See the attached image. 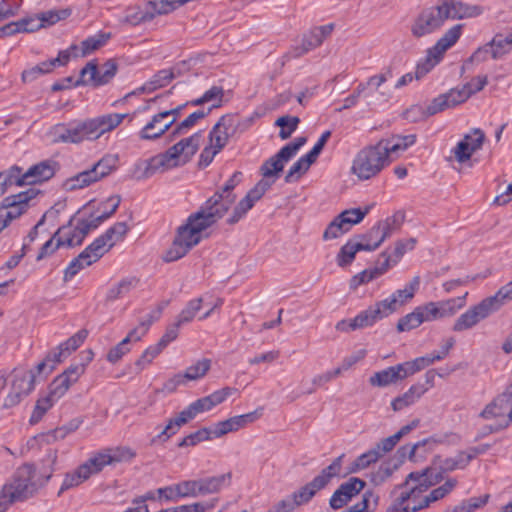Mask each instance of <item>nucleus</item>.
Listing matches in <instances>:
<instances>
[{
  "label": "nucleus",
  "mask_w": 512,
  "mask_h": 512,
  "mask_svg": "<svg viewBox=\"0 0 512 512\" xmlns=\"http://www.w3.org/2000/svg\"><path fill=\"white\" fill-rule=\"evenodd\" d=\"M488 44L491 50V57L495 60L509 53L512 47L507 38L502 34H496Z\"/></svg>",
  "instance_id": "54"
},
{
  "label": "nucleus",
  "mask_w": 512,
  "mask_h": 512,
  "mask_svg": "<svg viewBox=\"0 0 512 512\" xmlns=\"http://www.w3.org/2000/svg\"><path fill=\"white\" fill-rule=\"evenodd\" d=\"M10 376V392L4 399V409L17 406L35 388L36 375L34 370L16 367L12 370Z\"/></svg>",
  "instance_id": "7"
},
{
  "label": "nucleus",
  "mask_w": 512,
  "mask_h": 512,
  "mask_svg": "<svg viewBox=\"0 0 512 512\" xmlns=\"http://www.w3.org/2000/svg\"><path fill=\"white\" fill-rule=\"evenodd\" d=\"M322 43L323 42L312 29L309 33L303 36L301 45L294 48V56L300 57L307 52L319 47Z\"/></svg>",
  "instance_id": "60"
},
{
  "label": "nucleus",
  "mask_w": 512,
  "mask_h": 512,
  "mask_svg": "<svg viewBox=\"0 0 512 512\" xmlns=\"http://www.w3.org/2000/svg\"><path fill=\"white\" fill-rule=\"evenodd\" d=\"M72 384L66 376L60 374L51 382L48 394L57 401L64 396Z\"/></svg>",
  "instance_id": "64"
},
{
  "label": "nucleus",
  "mask_w": 512,
  "mask_h": 512,
  "mask_svg": "<svg viewBox=\"0 0 512 512\" xmlns=\"http://www.w3.org/2000/svg\"><path fill=\"white\" fill-rule=\"evenodd\" d=\"M209 227L200 214L192 213L186 223L178 227L173 243L163 257L164 261L173 262L184 257L201 241V233Z\"/></svg>",
  "instance_id": "3"
},
{
  "label": "nucleus",
  "mask_w": 512,
  "mask_h": 512,
  "mask_svg": "<svg viewBox=\"0 0 512 512\" xmlns=\"http://www.w3.org/2000/svg\"><path fill=\"white\" fill-rule=\"evenodd\" d=\"M366 487V482L358 477H351L342 483L332 494L329 504L337 510L344 507L353 497L358 495Z\"/></svg>",
  "instance_id": "17"
},
{
  "label": "nucleus",
  "mask_w": 512,
  "mask_h": 512,
  "mask_svg": "<svg viewBox=\"0 0 512 512\" xmlns=\"http://www.w3.org/2000/svg\"><path fill=\"white\" fill-rule=\"evenodd\" d=\"M374 250L375 249L371 243H364L363 241H358V239L354 237L341 247L339 253L337 254V264L340 267H345L353 262L355 255L358 251Z\"/></svg>",
  "instance_id": "30"
},
{
  "label": "nucleus",
  "mask_w": 512,
  "mask_h": 512,
  "mask_svg": "<svg viewBox=\"0 0 512 512\" xmlns=\"http://www.w3.org/2000/svg\"><path fill=\"white\" fill-rule=\"evenodd\" d=\"M396 489L403 490L388 506L386 512H418L422 509L427 508L423 506V498L421 494L427 491L423 489L420 482H414V485Z\"/></svg>",
  "instance_id": "12"
},
{
  "label": "nucleus",
  "mask_w": 512,
  "mask_h": 512,
  "mask_svg": "<svg viewBox=\"0 0 512 512\" xmlns=\"http://www.w3.org/2000/svg\"><path fill=\"white\" fill-rule=\"evenodd\" d=\"M87 336L88 331L86 329L79 330L77 333H75L73 336L68 338L65 342L61 343L53 350L54 359L56 361L62 362L84 343Z\"/></svg>",
  "instance_id": "32"
},
{
  "label": "nucleus",
  "mask_w": 512,
  "mask_h": 512,
  "mask_svg": "<svg viewBox=\"0 0 512 512\" xmlns=\"http://www.w3.org/2000/svg\"><path fill=\"white\" fill-rule=\"evenodd\" d=\"M473 134L476 136V143L474 144V147H469L468 145V140L471 139V135H465L453 150L455 159L459 163H464L468 161L474 152L481 149L484 143L485 134L481 129H473Z\"/></svg>",
  "instance_id": "29"
},
{
  "label": "nucleus",
  "mask_w": 512,
  "mask_h": 512,
  "mask_svg": "<svg viewBox=\"0 0 512 512\" xmlns=\"http://www.w3.org/2000/svg\"><path fill=\"white\" fill-rule=\"evenodd\" d=\"M125 222H117L92 243L104 255L128 232Z\"/></svg>",
  "instance_id": "27"
},
{
  "label": "nucleus",
  "mask_w": 512,
  "mask_h": 512,
  "mask_svg": "<svg viewBox=\"0 0 512 512\" xmlns=\"http://www.w3.org/2000/svg\"><path fill=\"white\" fill-rule=\"evenodd\" d=\"M90 478V471L88 467L78 466L75 470L65 474L64 480L59 490V495L69 489L78 487Z\"/></svg>",
  "instance_id": "41"
},
{
  "label": "nucleus",
  "mask_w": 512,
  "mask_h": 512,
  "mask_svg": "<svg viewBox=\"0 0 512 512\" xmlns=\"http://www.w3.org/2000/svg\"><path fill=\"white\" fill-rule=\"evenodd\" d=\"M495 302V298L487 297L477 305L472 306L456 319L452 330L454 332H462L475 327L480 321L498 311L494 305Z\"/></svg>",
  "instance_id": "13"
},
{
  "label": "nucleus",
  "mask_w": 512,
  "mask_h": 512,
  "mask_svg": "<svg viewBox=\"0 0 512 512\" xmlns=\"http://www.w3.org/2000/svg\"><path fill=\"white\" fill-rule=\"evenodd\" d=\"M168 112H160L154 115L139 132L141 140H155L160 138L175 122V117L167 118Z\"/></svg>",
  "instance_id": "22"
},
{
  "label": "nucleus",
  "mask_w": 512,
  "mask_h": 512,
  "mask_svg": "<svg viewBox=\"0 0 512 512\" xmlns=\"http://www.w3.org/2000/svg\"><path fill=\"white\" fill-rule=\"evenodd\" d=\"M71 15L70 8L58 9V10H49L46 12L38 13L37 18L40 22L41 29L47 28L59 22L60 20H64Z\"/></svg>",
  "instance_id": "48"
},
{
  "label": "nucleus",
  "mask_w": 512,
  "mask_h": 512,
  "mask_svg": "<svg viewBox=\"0 0 512 512\" xmlns=\"http://www.w3.org/2000/svg\"><path fill=\"white\" fill-rule=\"evenodd\" d=\"M54 173L55 169L52 162L42 161L24 172V179L27 180L28 185H33L52 178Z\"/></svg>",
  "instance_id": "35"
},
{
  "label": "nucleus",
  "mask_w": 512,
  "mask_h": 512,
  "mask_svg": "<svg viewBox=\"0 0 512 512\" xmlns=\"http://www.w3.org/2000/svg\"><path fill=\"white\" fill-rule=\"evenodd\" d=\"M456 485V479H448L443 485L433 489L428 495L423 497V506L428 507L431 503L443 499L456 487Z\"/></svg>",
  "instance_id": "50"
},
{
  "label": "nucleus",
  "mask_w": 512,
  "mask_h": 512,
  "mask_svg": "<svg viewBox=\"0 0 512 512\" xmlns=\"http://www.w3.org/2000/svg\"><path fill=\"white\" fill-rule=\"evenodd\" d=\"M381 457L378 450L371 449L360 456L351 464L348 473H356L360 470L367 468L372 463H375Z\"/></svg>",
  "instance_id": "55"
},
{
  "label": "nucleus",
  "mask_w": 512,
  "mask_h": 512,
  "mask_svg": "<svg viewBox=\"0 0 512 512\" xmlns=\"http://www.w3.org/2000/svg\"><path fill=\"white\" fill-rule=\"evenodd\" d=\"M211 368V360L210 359H201L198 360L195 364L189 366L185 373L184 377L187 381H195L202 377H204L207 372Z\"/></svg>",
  "instance_id": "57"
},
{
  "label": "nucleus",
  "mask_w": 512,
  "mask_h": 512,
  "mask_svg": "<svg viewBox=\"0 0 512 512\" xmlns=\"http://www.w3.org/2000/svg\"><path fill=\"white\" fill-rule=\"evenodd\" d=\"M118 65L114 59L107 60L103 65L90 61L80 71V78L75 81L76 86L92 85L94 87L108 84L116 75Z\"/></svg>",
  "instance_id": "11"
},
{
  "label": "nucleus",
  "mask_w": 512,
  "mask_h": 512,
  "mask_svg": "<svg viewBox=\"0 0 512 512\" xmlns=\"http://www.w3.org/2000/svg\"><path fill=\"white\" fill-rule=\"evenodd\" d=\"M110 458H108L105 449L95 453L91 458L82 464V466L88 467L90 471V477L92 475L100 473L105 466L111 465Z\"/></svg>",
  "instance_id": "56"
},
{
  "label": "nucleus",
  "mask_w": 512,
  "mask_h": 512,
  "mask_svg": "<svg viewBox=\"0 0 512 512\" xmlns=\"http://www.w3.org/2000/svg\"><path fill=\"white\" fill-rule=\"evenodd\" d=\"M426 391L427 388L423 384L412 385L407 392L392 401V409L394 411H400L414 404Z\"/></svg>",
  "instance_id": "40"
},
{
  "label": "nucleus",
  "mask_w": 512,
  "mask_h": 512,
  "mask_svg": "<svg viewBox=\"0 0 512 512\" xmlns=\"http://www.w3.org/2000/svg\"><path fill=\"white\" fill-rule=\"evenodd\" d=\"M232 473L228 472L222 475L198 479L199 496L214 494L221 491L224 486L231 483Z\"/></svg>",
  "instance_id": "34"
},
{
  "label": "nucleus",
  "mask_w": 512,
  "mask_h": 512,
  "mask_svg": "<svg viewBox=\"0 0 512 512\" xmlns=\"http://www.w3.org/2000/svg\"><path fill=\"white\" fill-rule=\"evenodd\" d=\"M118 160V155H105L91 169L69 178L65 183L66 188L68 190L81 189L101 180L117 168Z\"/></svg>",
  "instance_id": "6"
},
{
  "label": "nucleus",
  "mask_w": 512,
  "mask_h": 512,
  "mask_svg": "<svg viewBox=\"0 0 512 512\" xmlns=\"http://www.w3.org/2000/svg\"><path fill=\"white\" fill-rule=\"evenodd\" d=\"M420 421L418 419L413 420L409 424L401 427V429L395 434L382 439L379 443H377L374 450H378L381 453V456L384 453L390 452L394 449L397 443L406 435H408L413 429L419 426Z\"/></svg>",
  "instance_id": "38"
},
{
  "label": "nucleus",
  "mask_w": 512,
  "mask_h": 512,
  "mask_svg": "<svg viewBox=\"0 0 512 512\" xmlns=\"http://www.w3.org/2000/svg\"><path fill=\"white\" fill-rule=\"evenodd\" d=\"M38 191H26L5 197L0 205V228L5 229L13 220L23 215L29 208V201L35 198Z\"/></svg>",
  "instance_id": "10"
},
{
  "label": "nucleus",
  "mask_w": 512,
  "mask_h": 512,
  "mask_svg": "<svg viewBox=\"0 0 512 512\" xmlns=\"http://www.w3.org/2000/svg\"><path fill=\"white\" fill-rule=\"evenodd\" d=\"M379 496L372 490H367L362 496V500L351 506L346 512H369L374 510L378 505Z\"/></svg>",
  "instance_id": "58"
},
{
  "label": "nucleus",
  "mask_w": 512,
  "mask_h": 512,
  "mask_svg": "<svg viewBox=\"0 0 512 512\" xmlns=\"http://www.w3.org/2000/svg\"><path fill=\"white\" fill-rule=\"evenodd\" d=\"M420 286V277L414 276L409 284L405 286L404 289H398L395 291L390 297L384 299L386 303L394 300V304L391 303L393 307V313L398 310L399 307L404 305L407 301L411 300L414 297L415 292L419 289Z\"/></svg>",
  "instance_id": "36"
},
{
  "label": "nucleus",
  "mask_w": 512,
  "mask_h": 512,
  "mask_svg": "<svg viewBox=\"0 0 512 512\" xmlns=\"http://www.w3.org/2000/svg\"><path fill=\"white\" fill-rule=\"evenodd\" d=\"M127 114L111 113L91 119L57 124L51 130L53 143L79 144L92 141L118 127Z\"/></svg>",
  "instance_id": "1"
},
{
  "label": "nucleus",
  "mask_w": 512,
  "mask_h": 512,
  "mask_svg": "<svg viewBox=\"0 0 512 512\" xmlns=\"http://www.w3.org/2000/svg\"><path fill=\"white\" fill-rule=\"evenodd\" d=\"M471 462V456H466L465 451H459L455 457L442 461L441 469L444 472H452L456 469H464Z\"/></svg>",
  "instance_id": "59"
},
{
  "label": "nucleus",
  "mask_w": 512,
  "mask_h": 512,
  "mask_svg": "<svg viewBox=\"0 0 512 512\" xmlns=\"http://www.w3.org/2000/svg\"><path fill=\"white\" fill-rule=\"evenodd\" d=\"M28 185L24 179V172L21 167L13 165L9 169L0 172V196L6 193L11 186Z\"/></svg>",
  "instance_id": "37"
},
{
  "label": "nucleus",
  "mask_w": 512,
  "mask_h": 512,
  "mask_svg": "<svg viewBox=\"0 0 512 512\" xmlns=\"http://www.w3.org/2000/svg\"><path fill=\"white\" fill-rule=\"evenodd\" d=\"M179 73H176L173 68L162 69L155 73L149 81L144 83V90L155 91L162 87L167 86Z\"/></svg>",
  "instance_id": "45"
},
{
  "label": "nucleus",
  "mask_w": 512,
  "mask_h": 512,
  "mask_svg": "<svg viewBox=\"0 0 512 512\" xmlns=\"http://www.w3.org/2000/svg\"><path fill=\"white\" fill-rule=\"evenodd\" d=\"M235 199L236 196L234 194L224 195L220 193V191H217L197 212H195V214H200L202 219L206 223H209L211 227L227 213L231 205L235 202Z\"/></svg>",
  "instance_id": "14"
},
{
  "label": "nucleus",
  "mask_w": 512,
  "mask_h": 512,
  "mask_svg": "<svg viewBox=\"0 0 512 512\" xmlns=\"http://www.w3.org/2000/svg\"><path fill=\"white\" fill-rule=\"evenodd\" d=\"M466 93L458 96L456 89H451L448 93L441 94L434 98L427 106L426 115L428 117L433 116L439 112H442L448 108L455 107L467 100Z\"/></svg>",
  "instance_id": "24"
},
{
  "label": "nucleus",
  "mask_w": 512,
  "mask_h": 512,
  "mask_svg": "<svg viewBox=\"0 0 512 512\" xmlns=\"http://www.w3.org/2000/svg\"><path fill=\"white\" fill-rule=\"evenodd\" d=\"M380 142L384 143V149L386 150V153L390 157V154L399 151H404L410 146H412L416 142V135H396L388 139H381Z\"/></svg>",
  "instance_id": "42"
},
{
  "label": "nucleus",
  "mask_w": 512,
  "mask_h": 512,
  "mask_svg": "<svg viewBox=\"0 0 512 512\" xmlns=\"http://www.w3.org/2000/svg\"><path fill=\"white\" fill-rule=\"evenodd\" d=\"M74 218H72L66 226H70V229L66 230V233H63L61 236L57 238L56 247L67 246L74 247L80 246L85 239L81 237L80 231L73 225Z\"/></svg>",
  "instance_id": "47"
},
{
  "label": "nucleus",
  "mask_w": 512,
  "mask_h": 512,
  "mask_svg": "<svg viewBox=\"0 0 512 512\" xmlns=\"http://www.w3.org/2000/svg\"><path fill=\"white\" fill-rule=\"evenodd\" d=\"M422 314L418 307L411 313L399 319L397 323L398 332L410 331L423 323Z\"/></svg>",
  "instance_id": "63"
},
{
  "label": "nucleus",
  "mask_w": 512,
  "mask_h": 512,
  "mask_svg": "<svg viewBox=\"0 0 512 512\" xmlns=\"http://www.w3.org/2000/svg\"><path fill=\"white\" fill-rule=\"evenodd\" d=\"M102 256V253L91 243L69 263L64 271V281L72 279L80 270L97 262Z\"/></svg>",
  "instance_id": "21"
},
{
  "label": "nucleus",
  "mask_w": 512,
  "mask_h": 512,
  "mask_svg": "<svg viewBox=\"0 0 512 512\" xmlns=\"http://www.w3.org/2000/svg\"><path fill=\"white\" fill-rule=\"evenodd\" d=\"M400 379V374L396 370V366L388 367L384 370L374 373L369 378V383L374 387H386L391 384H395Z\"/></svg>",
  "instance_id": "43"
},
{
  "label": "nucleus",
  "mask_w": 512,
  "mask_h": 512,
  "mask_svg": "<svg viewBox=\"0 0 512 512\" xmlns=\"http://www.w3.org/2000/svg\"><path fill=\"white\" fill-rule=\"evenodd\" d=\"M110 33H98L97 35L91 36L81 43L82 47V55L85 56L87 54L92 53L93 51L99 49L104 46L107 41L110 39Z\"/></svg>",
  "instance_id": "61"
},
{
  "label": "nucleus",
  "mask_w": 512,
  "mask_h": 512,
  "mask_svg": "<svg viewBox=\"0 0 512 512\" xmlns=\"http://www.w3.org/2000/svg\"><path fill=\"white\" fill-rule=\"evenodd\" d=\"M56 400L49 394L40 397L35 404L32 415L29 419L30 424L35 425L40 422L47 411L54 405Z\"/></svg>",
  "instance_id": "52"
},
{
  "label": "nucleus",
  "mask_w": 512,
  "mask_h": 512,
  "mask_svg": "<svg viewBox=\"0 0 512 512\" xmlns=\"http://www.w3.org/2000/svg\"><path fill=\"white\" fill-rule=\"evenodd\" d=\"M344 456V454H341L335 458L332 463L324 468L312 481L292 494L297 506L308 503L319 490L326 487L333 477L340 474Z\"/></svg>",
  "instance_id": "8"
},
{
  "label": "nucleus",
  "mask_w": 512,
  "mask_h": 512,
  "mask_svg": "<svg viewBox=\"0 0 512 512\" xmlns=\"http://www.w3.org/2000/svg\"><path fill=\"white\" fill-rule=\"evenodd\" d=\"M372 205H367L364 209L351 208L342 211L337 215L338 220L344 225L349 231L353 225L360 223L365 216L370 212Z\"/></svg>",
  "instance_id": "44"
},
{
  "label": "nucleus",
  "mask_w": 512,
  "mask_h": 512,
  "mask_svg": "<svg viewBox=\"0 0 512 512\" xmlns=\"http://www.w3.org/2000/svg\"><path fill=\"white\" fill-rule=\"evenodd\" d=\"M282 149H280L275 155L264 161V163L260 167V174L263 176L262 180H268L270 182H275V180L279 177L280 172L283 171L285 163H287L290 158L288 156H281Z\"/></svg>",
  "instance_id": "31"
},
{
  "label": "nucleus",
  "mask_w": 512,
  "mask_h": 512,
  "mask_svg": "<svg viewBox=\"0 0 512 512\" xmlns=\"http://www.w3.org/2000/svg\"><path fill=\"white\" fill-rule=\"evenodd\" d=\"M445 22L439 4L424 9L414 20L411 33L416 38H421L440 29Z\"/></svg>",
  "instance_id": "15"
},
{
  "label": "nucleus",
  "mask_w": 512,
  "mask_h": 512,
  "mask_svg": "<svg viewBox=\"0 0 512 512\" xmlns=\"http://www.w3.org/2000/svg\"><path fill=\"white\" fill-rule=\"evenodd\" d=\"M300 119L297 116L285 115L279 117L275 121V125L280 127L279 137L286 140L291 137L292 133L297 129Z\"/></svg>",
  "instance_id": "53"
},
{
  "label": "nucleus",
  "mask_w": 512,
  "mask_h": 512,
  "mask_svg": "<svg viewBox=\"0 0 512 512\" xmlns=\"http://www.w3.org/2000/svg\"><path fill=\"white\" fill-rule=\"evenodd\" d=\"M445 21L447 19H463L482 14L483 8L478 5H468L456 0H443L439 3Z\"/></svg>",
  "instance_id": "19"
},
{
  "label": "nucleus",
  "mask_w": 512,
  "mask_h": 512,
  "mask_svg": "<svg viewBox=\"0 0 512 512\" xmlns=\"http://www.w3.org/2000/svg\"><path fill=\"white\" fill-rule=\"evenodd\" d=\"M390 162V157L384 149V143L379 141L357 153L351 171L359 180L365 181L377 176Z\"/></svg>",
  "instance_id": "5"
},
{
  "label": "nucleus",
  "mask_w": 512,
  "mask_h": 512,
  "mask_svg": "<svg viewBox=\"0 0 512 512\" xmlns=\"http://www.w3.org/2000/svg\"><path fill=\"white\" fill-rule=\"evenodd\" d=\"M512 404L507 400L505 395H498L491 403L486 405L479 416L489 420L507 416L508 409Z\"/></svg>",
  "instance_id": "39"
},
{
  "label": "nucleus",
  "mask_w": 512,
  "mask_h": 512,
  "mask_svg": "<svg viewBox=\"0 0 512 512\" xmlns=\"http://www.w3.org/2000/svg\"><path fill=\"white\" fill-rule=\"evenodd\" d=\"M405 220V214L401 211L394 213L392 216L387 217L377 224L380 228L381 235L377 241L371 243L376 250L387 238H389L395 231H398Z\"/></svg>",
  "instance_id": "33"
},
{
  "label": "nucleus",
  "mask_w": 512,
  "mask_h": 512,
  "mask_svg": "<svg viewBox=\"0 0 512 512\" xmlns=\"http://www.w3.org/2000/svg\"><path fill=\"white\" fill-rule=\"evenodd\" d=\"M230 130L234 131V117L231 115L222 116L210 131V143L217 150H222L231 135Z\"/></svg>",
  "instance_id": "25"
},
{
  "label": "nucleus",
  "mask_w": 512,
  "mask_h": 512,
  "mask_svg": "<svg viewBox=\"0 0 512 512\" xmlns=\"http://www.w3.org/2000/svg\"><path fill=\"white\" fill-rule=\"evenodd\" d=\"M272 184L273 182L268 180H260L235 206L232 215L227 219V223L233 225L244 217L254 204L262 198Z\"/></svg>",
  "instance_id": "16"
},
{
  "label": "nucleus",
  "mask_w": 512,
  "mask_h": 512,
  "mask_svg": "<svg viewBox=\"0 0 512 512\" xmlns=\"http://www.w3.org/2000/svg\"><path fill=\"white\" fill-rule=\"evenodd\" d=\"M440 443L435 437H429L418 441L413 445H403L401 446L396 454L399 458V461L402 463L406 458L413 462H417L419 458H423L426 453L432 451L434 447Z\"/></svg>",
  "instance_id": "23"
},
{
  "label": "nucleus",
  "mask_w": 512,
  "mask_h": 512,
  "mask_svg": "<svg viewBox=\"0 0 512 512\" xmlns=\"http://www.w3.org/2000/svg\"><path fill=\"white\" fill-rule=\"evenodd\" d=\"M121 202V197L119 195H113L107 199V204H111V210L102 211V213L96 217H92L91 219H83L87 225H89L90 230L96 229L103 221L112 216L116 210L118 209Z\"/></svg>",
  "instance_id": "51"
},
{
  "label": "nucleus",
  "mask_w": 512,
  "mask_h": 512,
  "mask_svg": "<svg viewBox=\"0 0 512 512\" xmlns=\"http://www.w3.org/2000/svg\"><path fill=\"white\" fill-rule=\"evenodd\" d=\"M108 458H110V464L119 463L123 461H129L136 456V452L127 446H118L114 448L105 449Z\"/></svg>",
  "instance_id": "62"
},
{
  "label": "nucleus",
  "mask_w": 512,
  "mask_h": 512,
  "mask_svg": "<svg viewBox=\"0 0 512 512\" xmlns=\"http://www.w3.org/2000/svg\"><path fill=\"white\" fill-rule=\"evenodd\" d=\"M391 303L394 304V300L389 303H386V301H378L375 305L369 306L366 310L360 312L353 318L354 326H356L357 329L366 328L372 326L378 320L388 317L393 313Z\"/></svg>",
  "instance_id": "18"
},
{
  "label": "nucleus",
  "mask_w": 512,
  "mask_h": 512,
  "mask_svg": "<svg viewBox=\"0 0 512 512\" xmlns=\"http://www.w3.org/2000/svg\"><path fill=\"white\" fill-rule=\"evenodd\" d=\"M138 284V279L135 277L125 278L118 282L116 285L112 286L106 295L107 301H115L119 298L127 295L132 289H134Z\"/></svg>",
  "instance_id": "46"
},
{
  "label": "nucleus",
  "mask_w": 512,
  "mask_h": 512,
  "mask_svg": "<svg viewBox=\"0 0 512 512\" xmlns=\"http://www.w3.org/2000/svg\"><path fill=\"white\" fill-rule=\"evenodd\" d=\"M314 162L307 155L300 157L288 170L285 176L286 183L297 181L305 174Z\"/></svg>",
  "instance_id": "49"
},
{
  "label": "nucleus",
  "mask_w": 512,
  "mask_h": 512,
  "mask_svg": "<svg viewBox=\"0 0 512 512\" xmlns=\"http://www.w3.org/2000/svg\"><path fill=\"white\" fill-rule=\"evenodd\" d=\"M200 133L180 140L170 147L165 153L154 156L148 160L139 162L135 167V175L138 180L148 179L160 170H166L179 165L178 159L183 156L186 163L197 152Z\"/></svg>",
  "instance_id": "2"
},
{
  "label": "nucleus",
  "mask_w": 512,
  "mask_h": 512,
  "mask_svg": "<svg viewBox=\"0 0 512 512\" xmlns=\"http://www.w3.org/2000/svg\"><path fill=\"white\" fill-rule=\"evenodd\" d=\"M197 416L196 411L193 409L192 404H190L186 409L181 411L177 417L171 418L165 428L151 440V444H155L157 441L165 442L172 435H174L178 429L188 423L190 420L194 419Z\"/></svg>",
  "instance_id": "26"
},
{
  "label": "nucleus",
  "mask_w": 512,
  "mask_h": 512,
  "mask_svg": "<svg viewBox=\"0 0 512 512\" xmlns=\"http://www.w3.org/2000/svg\"><path fill=\"white\" fill-rule=\"evenodd\" d=\"M176 8L170 0L149 1L145 10H140L134 15L127 16V21L133 25L148 22L156 15H164L174 11Z\"/></svg>",
  "instance_id": "20"
},
{
  "label": "nucleus",
  "mask_w": 512,
  "mask_h": 512,
  "mask_svg": "<svg viewBox=\"0 0 512 512\" xmlns=\"http://www.w3.org/2000/svg\"><path fill=\"white\" fill-rule=\"evenodd\" d=\"M51 478V473L43 480L36 479V470L32 464H23L13 474L10 483L3 486L0 493L10 504L17 501H24L32 497L38 488L44 485Z\"/></svg>",
  "instance_id": "4"
},
{
  "label": "nucleus",
  "mask_w": 512,
  "mask_h": 512,
  "mask_svg": "<svg viewBox=\"0 0 512 512\" xmlns=\"http://www.w3.org/2000/svg\"><path fill=\"white\" fill-rule=\"evenodd\" d=\"M462 25L451 27L436 44L427 51L426 59L416 67L415 78L420 79L426 75L443 57L444 53L452 47L461 36Z\"/></svg>",
  "instance_id": "9"
},
{
  "label": "nucleus",
  "mask_w": 512,
  "mask_h": 512,
  "mask_svg": "<svg viewBox=\"0 0 512 512\" xmlns=\"http://www.w3.org/2000/svg\"><path fill=\"white\" fill-rule=\"evenodd\" d=\"M443 473L441 468L439 471L432 467H427L421 471L411 472L407 475L405 481L398 485L399 488H404L412 482H420L423 489L428 490L430 487L438 484L443 480Z\"/></svg>",
  "instance_id": "28"
}]
</instances>
